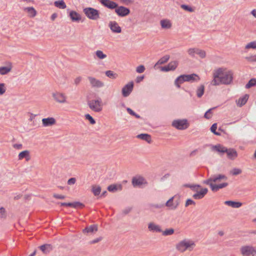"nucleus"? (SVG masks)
<instances>
[{"label":"nucleus","instance_id":"f257e3e1","mask_svg":"<svg viewBox=\"0 0 256 256\" xmlns=\"http://www.w3.org/2000/svg\"><path fill=\"white\" fill-rule=\"evenodd\" d=\"M234 72L232 70L224 67L218 68L212 72V80L211 84L214 86L221 84L228 85L232 82Z\"/></svg>","mask_w":256,"mask_h":256},{"label":"nucleus","instance_id":"f03ea898","mask_svg":"<svg viewBox=\"0 0 256 256\" xmlns=\"http://www.w3.org/2000/svg\"><path fill=\"white\" fill-rule=\"evenodd\" d=\"M228 178L225 175L220 174L211 176L204 180V183L209 185L212 191L217 192L228 186V184L226 182Z\"/></svg>","mask_w":256,"mask_h":256},{"label":"nucleus","instance_id":"7ed1b4c3","mask_svg":"<svg viewBox=\"0 0 256 256\" xmlns=\"http://www.w3.org/2000/svg\"><path fill=\"white\" fill-rule=\"evenodd\" d=\"M195 242L190 239L185 238L179 242L176 246L177 250L180 252H184L186 250L191 252L195 248Z\"/></svg>","mask_w":256,"mask_h":256},{"label":"nucleus","instance_id":"20e7f679","mask_svg":"<svg viewBox=\"0 0 256 256\" xmlns=\"http://www.w3.org/2000/svg\"><path fill=\"white\" fill-rule=\"evenodd\" d=\"M200 80V76L195 74H182L178 77L174 81V84L180 88V84L184 82H198Z\"/></svg>","mask_w":256,"mask_h":256},{"label":"nucleus","instance_id":"39448f33","mask_svg":"<svg viewBox=\"0 0 256 256\" xmlns=\"http://www.w3.org/2000/svg\"><path fill=\"white\" fill-rule=\"evenodd\" d=\"M88 105L92 111L96 112H102L104 106L102 101L100 98H98L88 101Z\"/></svg>","mask_w":256,"mask_h":256},{"label":"nucleus","instance_id":"423d86ee","mask_svg":"<svg viewBox=\"0 0 256 256\" xmlns=\"http://www.w3.org/2000/svg\"><path fill=\"white\" fill-rule=\"evenodd\" d=\"M83 12L86 16L90 20H97L100 18V12L93 8H86Z\"/></svg>","mask_w":256,"mask_h":256},{"label":"nucleus","instance_id":"0eeeda50","mask_svg":"<svg viewBox=\"0 0 256 256\" xmlns=\"http://www.w3.org/2000/svg\"><path fill=\"white\" fill-rule=\"evenodd\" d=\"M189 186L196 192L192 196L195 199L202 198L206 194L208 191L206 188H202L200 186Z\"/></svg>","mask_w":256,"mask_h":256},{"label":"nucleus","instance_id":"6e6552de","mask_svg":"<svg viewBox=\"0 0 256 256\" xmlns=\"http://www.w3.org/2000/svg\"><path fill=\"white\" fill-rule=\"evenodd\" d=\"M172 126L178 130H184L186 129L190 124L186 119L176 120L172 122Z\"/></svg>","mask_w":256,"mask_h":256},{"label":"nucleus","instance_id":"1a4fd4ad","mask_svg":"<svg viewBox=\"0 0 256 256\" xmlns=\"http://www.w3.org/2000/svg\"><path fill=\"white\" fill-rule=\"evenodd\" d=\"M54 100L58 104H66L67 102V96L64 93L60 92H54L52 94Z\"/></svg>","mask_w":256,"mask_h":256},{"label":"nucleus","instance_id":"9d476101","mask_svg":"<svg viewBox=\"0 0 256 256\" xmlns=\"http://www.w3.org/2000/svg\"><path fill=\"white\" fill-rule=\"evenodd\" d=\"M240 252L244 256H256V249L252 246H242L240 248Z\"/></svg>","mask_w":256,"mask_h":256},{"label":"nucleus","instance_id":"9b49d317","mask_svg":"<svg viewBox=\"0 0 256 256\" xmlns=\"http://www.w3.org/2000/svg\"><path fill=\"white\" fill-rule=\"evenodd\" d=\"M116 14L120 17H125L130 14L129 8L124 6H117L114 10Z\"/></svg>","mask_w":256,"mask_h":256},{"label":"nucleus","instance_id":"f8f14e48","mask_svg":"<svg viewBox=\"0 0 256 256\" xmlns=\"http://www.w3.org/2000/svg\"><path fill=\"white\" fill-rule=\"evenodd\" d=\"M88 79L92 88H100L104 86V83L102 81L93 76H88Z\"/></svg>","mask_w":256,"mask_h":256},{"label":"nucleus","instance_id":"ddd939ff","mask_svg":"<svg viewBox=\"0 0 256 256\" xmlns=\"http://www.w3.org/2000/svg\"><path fill=\"white\" fill-rule=\"evenodd\" d=\"M134 82H128L122 88V92L124 97L128 96L133 90Z\"/></svg>","mask_w":256,"mask_h":256},{"label":"nucleus","instance_id":"4468645a","mask_svg":"<svg viewBox=\"0 0 256 256\" xmlns=\"http://www.w3.org/2000/svg\"><path fill=\"white\" fill-rule=\"evenodd\" d=\"M108 27L110 30L116 34H120L122 32V28L120 26L118 22L115 20L110 21L108 23Z\"/></svg>","mask_w":256,"mask_h":256},{"label":"nucleus","instance_id":"2eb2a0df","mask_svg":"<svg viewBox=\"0 0 256 256\" xmlns=\"http://www.w3.org/2000/svg\"><path fill=\"white\" fill-rule=\"evenodd\" d=\"M56 120L53 117H48L42 120V126L44 127H48L56 124Z\"/></svg>","mask_w":256,"mask_h":256},{"label":"nucleus","instance_id":"dca6fc26","mask_svg":"<svg viewBox=\"0 0 256 256\" xmlns=\"http://www.w3.org/2000/svg\"><path fill=\"white\" fill-rule=\"evenodd\" d=\"M132 184L134 186H140L147 184L146 180L142 176L134 177L132 180Z\"/></svg>","mask_w":256,"mask_h":256},{"label":"nucleus","instance_id":"f3484780","mask_svg":"<svg viewBox=\"0 0 256 256\" xmlns=\"http://www.w3.org/2000/svg\"><path fill=\"white\" fill-rule=\"evenodd\" d=\"M224 204L228 207L232 208H238L244 206V202H242L238 201L227 200L224 202Z\"/></svg>","mask_w":256,"mask_h":256},{"label":"nucleus","instance_id":"a211bd4d","mask_svg":"<svg viewBox=\"0 0 256 256\" xmlns=\"http://www.w3.org/2000/svg\"><path fill=\"white\" fill-rule=\"evenodd\" d=\"M12 64L9 62L6 66H0V74L2 76L7 74L12 71Z\"/></svg>","mask_w":256,"mask_h":256},{"label":"nucleus","instance_id":"6ab92c4d","mask_svg":"<svg viewBox=\"0 0 256 256\" xmlns=\"http://www.w3.org/2000/svg\"><path fill=\"white\" fill-rule=\"evenodd\" d=\"M60 206H70V207H84L85 205L79 202H61L60 204Z\"/></svg>","mask_w":256,"mask_h":256},{"label":"nucleus","instance_id":"aec40b11","mask_svg":"<svg viewBox=\"0 0 256 256\" xmlns=\"http://www.w3.org/2000/svg\"><path fill=\"white\" fill-rule=\"evenodd\" d=\"M162 28L164 30L170 29L172 27V22L170 20L165 18L162 19L160 22Z\"/></svg>","mask_w":256,"mask_h":256},{"label":"nucleus","instance_id":"412c9836","mask_svg":"<svg viewBox=\"0 0 256 256\" xmlns=\"http://www.w3.org/2000/svg\"><path fill=\"white\" fill-rule=\"evenodd\" d=\"M69 16L72 22H79L81 20V16L74 10H71L69 13Z\"/></svg>","mask_w":256,"mask_h":256},{"label":"nucleus","instance_id":"4be33fe9","mask_svg":"<svg viewBox=\"0 0 256 256\" xmlns=\"http://www.w3.org/2000/svg\"><path fill=\"white\" fill-rule=\"evenodd\" d=\"M249 98V95L246 94L244 96L240 97L238 99L236 100V103L238 106L242 107L247 102Z\"/></svg>","mask_w":256,"mask_h":256},{"label":"nucleus","instance_id":"5701e85b","mask_svg":"<svg viewBox=\"0 0 256 256\" xmlns=\"http://www.w3.org/2000/svg\"><path fill=\"white\" fill-rule=\"evenodd\" d=\"M226 152V153L227 156L229 159L233 160L238 157V153L234 148H227Z\"/></svg>","mask_w":256,"mask_h":256},{"label":"nucleus","instance_id":"b1692460","mask_svg":"<svg viewBox=\"0 0 256 256\" xmlns=\"http://www.w3.org/2000/svg\"><path fill=\"white\" fill-rule=\"evenodd\" d=\"M102 4L110 9L114 10L118 6V4L115 2L110 0H104Z\"/></svg>","mask_w":256,"mask_h":256},{"label":"nucleus","instance_id":"393cba45","mask_svg":"<svg viewBox=\"0 0 256 256\" xmlns=\"http://www.w3.org/2000/svg\"><path fill=\"white\" fill-rule=\"evenodd\" d=\"M24 10L28 14V16L30 18H34L37 14L36 10L34 7L24 8Z\"/></svg>","mask_w":256,"mask_h":256},{"label":"nucleus","instance_id":"a878e982","mask_svg":"<svg viewBox=\"0 0 256 256\" xmlns=\"http://www.w3.org/2000/svg\"><path fill=\"white\" fill-rule=\"evenodd\" d=\"M26 158V160H29L30 159V152L28 150H25L21 152L18 155V160H22Z\"/></svg>","mask_w":256,"mask_h":256},{"label":"nucleus","instance_id":"bb28decb","mask_svg":"<svg viewBox=\"0 0 256 256\" xmlns=\"http://www.w3.org/2000/svg\"><path fill=\"white\" fill-rule=\"evenodd\" d=\"M148 228L149 230L150 231H152V232H162V230L160 228V227L153 223V222H150L148 224Z\"/></svg>","mask_w":256,"mask_h":256},{"label":"nucleus","instance_id":"cd10ccee","mask_svg":"<svg viewBox=\"0 0 256 256\" xmlns=\"http://www.w3.org/2000/svg\"><path fill=\"white\" fill-rule=\"evenodd\" d=\"M122 188V186L121 184H111L108 186V191L114 192L118 190H121Z\"/></svg>","mask_w":256,"mask_h":256},{"label":"nucleus","instance_id":"c85d7f7f","mask_svg":"<svg viewBox=\"0 0 256 256\" xmlns=\"http://www.w3.org/2000/svg\"><path fill=\"white\" fill-rule=\"evenodd\" d=\"M212 150L220 153H224L226 152L227 148L220 144L214 146L212 147Z\"/></svg>","mask_w":256,"mask_h":256},{"label":"nucleus","instance_id":"c756f323","mask_svg":"<svg viewBox=\"0 0 256 256\" xmlns=\"http://www.w3.org/2000/svg\"><path fill=\"white\" fill-rule=\"evenodd\" d=\"M137 138L140 140H145L148 143H150L152 142L151 136L150 134H142L137 136Z\"/></svg>","mask_w":256,"mask_h":256},{"label":"nucleus","instance_id":"7c9ffc66","mask_svg":"<svg viewBox=\"0 0 256 256\" xmlns=\"http://www.w3.org/2000/svg\"><path fill=\"white\" fill-rule=\"evenodd\" d=\"M98 231V226L96 224L90 225L89 226L86 228L84 230V233L86 232H93Z\"/></svg>","mask_w":256,"mask_h":256},{"label":"nucleus","instance_id":"2f4dec72","mask_svg":"<svg viewBox=\"0 0 256 256\" xmlns=\"http://www.w3.org/2000/svg\"><path fill=\"white\" fill-rule=\"evenodd\" d=\"M95 55L96 58L98 60H104L107 58V55L100 50H96Z\"/></svg>","mask_w":256,"mask_h":256},{"label":"nucleus","instance_id":"473e14b6","mask_svg":"<svg viewBox=\"0 0 256 256\" xmlns=\"http://www.w3.org/2000/svg\"><path fill=\"white\" fill-rule=\"evenodd\" d=\"M40 250L44 254H47L52 250V246L49 244H45L41 246Z\"/></svg>","mask_w":256,"mask_h":256},{"label":"nucleus","instance_id":"72a5a7b5","mask_svg":"<svg viewBox=\"0 0 256 256\" xmlns=\"http://www.w3.org/2000/svg\"><path fill=\"white\" fill-rule=\"evenodd\" d=\"M54 5L56 7L60 9H64L66 7V5L64 0H59L54 2Z\"/></svg>","mask_w":256,"mask_h":256},{"label":"nucleus","instance_id":"f704fd0d","mask_svg":"<svg viewBox=\"0 0 256 256\" xmlns=\"http://www.w3.org/2000/svg\"><path fill=\"white\" fill-rule=\"evenodd\" d=\"M204 86L202 84L200 85L196 89V94L198 98H201L204 94Z\"/></svg>","mask_w":256,"mask_h":256},{"label":"nucleus","instance_id":"c9c22d12","mask_svg":"<svg viewBox=\"0 0 256 256\" xmlns=\"http://www.w3.org/2000/svg\"><path fill=\"white\" fill-rule=\"evenodd\" d=\"M170 56L168 55L164 56L160 58L158 62L154 66H156L158 64H162L166 63L170 59Z\"/></svg>","mask_w":256,"mask_h":256},{"label":"nucleus","instance_id":"e433bc0d","mask_svg":"<svg viewBox=\"0 0 256 256\" xmlns=\"http://www.w3.org/2000/svg\"><path fill=\"white\" fill-rule=\"evenodd\" d=\"M252 86H256V78H253L250 79L246 84L245 88L248 89Z\"/></svg>","mask_w":256,"mask_h":256},{"label":"nucleus","instance_id":"4c0bfd02","mask_svg":"<svg viewBox=\"0 0 256 256\" xmlns=\"http://www.w3.org/2000/svg\"><path fill=\"white\" fill-rule=\"evenodd\" d=\"M101 192L100 186L98 185L92 186V192L94 196H98Z\"/></svg>","mask_w":256,"mask_h":256},{"label":"nucleus","instance_id":"58836bf2","mask_svg":"<svg viewBox=\"0 0 256 256\" xmlns=\"http://www.w3.org/2000/svg\"><path fill=\"white\" fill-rule=\"evenodd\" d=\"M105 74L108 77L110 78H112V79H116L118 76V75L117 74L115 73L112 70H110L106 71L105 72Z\"/></svg>","mask_w":256,"mask_h":256},{"label":"nucleus","instance_id":"ea45409f","mask_svg":"<svg viewBox=\"0 0 256 256\" xmlns=\"http://www.w3.org/2000/svg\"><path fill=\"white\" fill-rule=\"evenodd\" d=\"M198 48H191L187 50L188 54L192 57H194L195 54L198 53Z\"/></svg>","mask_w":256,"mask_h":256},{"label":"nucleus","instance_id":"a19ab883","mask_svg":"<svg viewBox=\"0 0 256 256\" xmlns=\"http://www.w3.org/2000/svg\"><path fill=\"white\" fill-rule=\"evenodd\" d=\"M178 62L176 60L172 61L168 64L170 70H175L178 67Z\"/></svg>","mask_w":256,"mask_h":256},{"label":"nucleus","instance_id":"79ce46f5","mask_svg":"<svg viewBox=\"0 0 256 256\" xmlns=\"http://www.w3.org/2000/svg\"><path fill=\"white\" fill-rule=\"evenodd\" d=\"M180 8L187 12H193L195 11V8L186 4H182Z\"/></svg>","mask_w":256,"mask_h":256},{"label":"nucleus","instance_id":"37998d69","mask_svg":"<svg viewBox=\"0 0 256 256\" xmlns=\"http://www.w3.org/2000/svg\"><path fill=\"white\" fill-rule=\"evenodd\" d=\"M245 49H256V41H252L247 44L245 46Z\"/></svg>","mask_w":256,"mask_h":256},{"label":"nucleus","instance_id":"c03bdc74","mask_svg":"<svg viewBox=\"0 0 256 256\" xmlns=\"http://www.w3.org/2000/svg\"><path fill=\"white\" fill-rule=\"evenodd\" d=\"M196 54L198 55V56L201 58H204L206 56V52L200 48L198 49V53Z\"/></svg>","mask_w":256,"mask_h":256},{"label":"nucleus","instance_id":"a18cd8bd","mask_svg":"<svg viewBox=\"0 0 256 256\" xmlns=\"http://www.w3.org/2000/svg\"><path fill=\"white\" fill-rule=\"evenodd\" d=\"M6 91V86L4 83H0V96L4 95Z\"/></svg>","mask_w":256,"mask_h":256},{"label":"nucleus","instance_id":"49530a36","mask_svg":"<svg viewBox=\"0 0 256 256\" xmlns=\"http://www.w3.org/2000/svg\"><path fill=\"white\" fill-rule=\"evenodd\" d=\"M242 172V170L240 168H234L232 170L230 173L232 176H237L240 174Z\"/></svg>","mask_w":256,"mask_h":256},{"label":"nucleus","instance_id":"de8ad7c7","mask_svg":"<svg viewBox=\"0 0 256 256\" xmlns=\"http://www.w3.org/2000/svg\"><path fill=\"white\" fill-rule=\"evenodd\" d=\"M176 198V197L175 196H174V197H172V198H170L166 203V206H167V207H172V206H174V207H176L178 206H177V204H172V202H173V200L174 199Z\"/></svg>","mask_w":256,"mask_h":256},{"label":"nucleus","instance_id":"09e8293b","mask_svg":"<svg viewBox=\"0 0 256 256\" xmlns=\"http://www.w3.org/2000/svg\"><path fill=\"white\" fill-rule=\"evenodd\" d=\"M84 117L86 120H88L90 122V123L91 124H96L95 120L90 114H85Z\"/></svg>","mask_w":256,"mask_h":256},{"label":"nucleus","instance_id":"8fccbe9b","mask_svg":"<svg viewBox=\"0 0 256 256\" xmlns=\"http://www.w3.org/2000/svg\"><path fill=\"white\" fill-rule=\"evenodd\" d=\"M163 236H170L174 233V230L173 228L166 229L164 231H162Z\"/></svg>","mask_w":256,"mask_h":256},{"label":"nucleus","instance_id":"3c124183","mask_svg":"<svg viewBox=\"0 0 256 256\" xmlns=\"http://www.w3.org/2000/svg\"><path fill=\"white\" fill-rule=\"evenodd\" d=\"M146 70V68L144 65H140L136 68V72L138 74L142 73Z\"/></svg>","mask_w":256,"mask_h":256},{"label":"nucleus","instance_id":"603ef678","mask_svg":"<svg viewBox=\"0 0 256 256\" xmlns=\"http://www.w3.org/2000/svg\"><path fill=\"white\" fill-rule=\"evenodd\" d=\"M217 128V124H214L211 126L210 130L212 132H213L214 134L216 136H220V134L216 132V130Z\"/></svg>","mask_w":256,"mask_h":256},{"label":"nucleus","instance_id":"864d4df0","mask_svg":"<svg viewBox=\"0 0 256 256\" xmlns=\"http://www.w3.org/2000/svg\"><path fill=\"white\" fill-rule=\"evenodd\" d=\"M214 108H210L204 114V118H207V119H209L212 116V110H213Z\"/></svg>","mask_w":256,"mask_h":256},{"label":"nucleus","instance_id":"5fc2aeb1","mask_svg":"<svg viewBox=\"0 0 256 256\" xmlns=\"http://www.w3.org/2000/svg\"><path fill=\"white\" fill-rule=\"evenodd\" d=\"M246 59L249 62H256V55H252L246 58Z\"/></svg>","mask_w":256,"mask_h":256},{"label":"nucleus","instance_id":"6e6d98bb","mask_svg":"<svg viewBox=\"0 0 256 256\" xmlns=\"http://www.w3.org/2000/svg\"><path fill=\"white\" fill-rule=\"evenodd\" d=\"M76 182V178H70L68 180V185H73Z\"/></svg>","mask_w":256,"mask_h":256},{"label":"nucleus","instance_id":"4d7b16f0","mask_svg":"<svg viewBox=\"0 0 256 256\" xmlns=\"http://www.w3.org/2000/svg\"><path fill=\"white\" fill-rule=\"evenodd\" d=\"M53 197L56 199H60V200H62L65 198L64 196L60 194H53Z\"/></svg>","mask_w":256,"mask_h":256},{"label":"nucleus","instance_id":"13d9d810","mask_svg":"<svg viewBox=\"0 0 256 256\" xmlns=\"http://www.w3.org/2000/svg\"><path fill=\"white\" fill-rule=\"evenodd\" d=\"M128 112L131 115L135 116L136 118H139L140 116L136 114L132 109L130 108H127Z\"/></svg>","mask_w":256,"mask_h":256},{"label":"nucleus","instance_id":"bf43d9fd","mask_svg":"<svg viewBox=\"0 0 256 256\" xmlns=\"http://www.w3.org/2000/svg\"><path fill=\"white\" fill-rule=\"evenodd\" d=\"M0 217L2 218H4L6 217L5 209H0Z\"/></svg>","mask_w":256,"mask_h":256},{"label":"nucleus","instance_id":"052dcab7","mask_svg":"<svg viewBox=\"0 0 256 256\" xmlns=\"http://www.w3.org/2000/svg\"><path fill=\"white\" fill-rule=\"evenodd\" d=\"M160 70L162 72H168L171 71L168 66V65L165 66H162L160 68Z\"/></svg>","mask_w":256,"mask_h":256},{"label":"nucleus","instance_id":"680f3d73","mask_svg":"<svg viewBox=\"0 0 256 256\" xmlns=\"http://www.w3.org/2000/svg\"><path fill=\"white\" fill-rule=\"evenodd\" d=\"M82 78L81 76H78L76 77L74 80V82L76 84H79L80 82L82 81Z\"/></svg>","mask_w":256,"mask_h":256},{"label":"nucleus","instance_id":"e2e57ef3","mask_svg":"<svg viewBox=\"0 0 256 256\" xmlns=\"http://www.w3.org/2000/svg\"><path fill=\"white\" fill-rule=\"evenodd\" d=\"M194 204V202L192 200L188 199L186 200L185 206H190V205Z\"/></svg>","mask_w":256,"mask_h":256},{"label":"nucleus","instance_id":"0e129e2a","mask_svg":"<svg viewBox=\"0 0 256 256\" xmlns=\"http://www.w3.org/2000/svg\"><path fill=\"white\" fill-rule=\"evenodd\" d=\"M13 147L17 150H20L22 148V145L20 144H16L13 145Z\"/></svg>","mask_w":256,"mask_h":256},{"label":"nucleus","instance_id":"69168bd1","mask_svg":"<svg viewBox=\"0 0 256 256\" xmlns=\"http://www.w3.org/2000/svg\"><path fill=\"white\" fill-rule=\"evenodd\" d=\"M144 76H139L136 77V82L139 83V82H141L144 79Z\"/></svg>","mask_w":256,"mask_h":256},{"label":"nucleus","instance_id":"338daca9","mask_svg":"<svg viewBox=\"0 0 256 256\" xmlns=\"http://www.w3.org/2000/svg\"><path fill=\"white\" fill-rule=\"evenodd\" d=\"M120 1L126 4H129L133 3L134 2L133 0H120Z\"/></svg>","mask_w":256,"mask_h":256},{"label":"nucleus","instance_id":"774afa93","mask_svg":"<svg viewBox=\"0 0 256 256\" xmlns=\"http://www.w3.org/2000/svg\"><path fill=\"white\" fill-rule=\"evenodd\" d=\"M250 14L254 18H256V8H254L251 10Z\"/></svg>","mask_w":256,"mask_h":256}]
</instances>
